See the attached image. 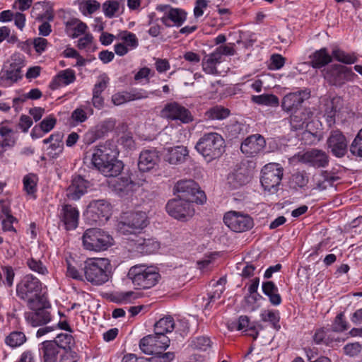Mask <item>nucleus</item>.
Instances as JSON below:
<instances>
[{
	"label": "nucleus",
	"instance_id": "56",
	"mask_svg": "<svg viewBox=\"0 0 362 362\" xmlns=\"http://www.w3.org/2000/svg\"><path fill=\"white\" fill-rule=\"evenodd\" d=\"M27 265L30 270L39 274L46 275L48 274L47 268L40 260H37L31 257L28 259Z\"/></svg>",
	"mask_w": 362,
	"mask_h": 362
},
{
	"label": "nucleus",
	"instance_id": "3",
	"mask_svg": "<svg viewBox=\"0 0 362 362\" xmlns=\"http://www.w3.org/2000/svg\"><path fill=\"white\" fill-rule=\"evenodd\" d=\"M127 276L133 285L139 289L151 288L156 286L160 279L159 270L156 267L141 264L132 266Z\"/></svg>",
	"mask_w": 362,
	"mask_h": 362
},
{
	"label": "nucleus",
	"instance_id": "57",
	"mask_svg": "<svg viewBox=\"0 0 362 362\" xmlns=\"http://www.w3.org/2000/svg\"><path fill=\"white\" fill-rule=\"evenodd\" d=\"M313 341L317 344H325L326 345H332L334 341L324 328L319 329L315 332L313 335Z\"/></svg>",
	"mask_w": 362,
	"mask_h": 362
},
{
	"label": "nucleus",
	"instance_id": "63",
	"mask_svg": "<svg viewBox=\"0 0 362 362\" xmlns=\"http://www.w3.org/2000/svg\"><path fill=\"white\" fill-rule=\"evenodd\" d=\"M57 123V119L53 115L46 117L40 124L41 130L44 133H48L54 129Z\"/></svg>",
	"mask_w": 362,
	"mask_h": 362
},
{
	"label": "nucleus",
	"instance_id": "16",
	"mask_svg": "<svg viewBox=\"0 0 362 362\" xmlns=\"http://www.w3.org/2000/svg\"><path fill=\"white\" fill-rule=\"evenodd\" d=\"M160 114L168 120L180 121L184 124L192 121V116L189 110L175 102L165 105Z\"/></svg>",
	"mask_w": 362,
	"mask_h": 362
},
{
	"label": "nucleus",
	"instance_id": "12",
	"mask_svg": "<svg viewBox=\"0 0 362 362\" xmlns=\"http://www.w3.org/2000/svg\"><path fill=\"white\" fill-rule=\"evenodd\" d=\"M112 215V206L105 200H93L90 202L85 212L87 220L91 223H104Z\"/></svg>",
	"mask_w": 362,
	"mask_h": 362
},
{
	"label": "nucleus",
	"instance_id": "19",
	"mask_svg": "<svg viewBox=\"0 0 362 362\" xmlns=\"http://www.w3.org/2000/svg\"><path fill=\"white\" fill-rule=\"evenodd\" d=\"M327 146L334 156L338 158L343 157L348 147L346 137L340 131H334L327 139Z\"/></svg>",
	"mask_w": 362,
	"mask_h": 362
},
{
	"label": "nucleus",
	"instance_id": "59",
	"mask_svg": "<svg viewBox=\"0 0 362 362\" xmlns=\"http://www.w3.org/2000/svg\"><path fill=\"white\" fill-rule=\"evenodd\" d=\"M350 151L354 156L362 157V129L351 144Z\"/></svg>",
	"mask_w": 362,
	"mask_h": 362
},
{
	"label": "nucleus",
	"instance_id": "41",
	"mask_svg": "<svg viewBox=\"0 0 362 362\" xmlns=\"http://www.w3.org/2000/svg\"><path fill=\"white\" fill-rule=\"evenodd\" d=\"M76 47L81 50L86 52H93L96 49V46L94 43V37L93 35L86 31L83 36L80 37L77 41Z\"/></svg>",
	"mask_w": 362,
	"mask_h": 362
},
{
	"label": "nucleus",
	"instance_id": "38",
	"mask_svg": "<svg viewBox=\"0 0 362 362\" xmlns=\"http://www.w3.org/2000/svg\"><path fill=\"white\" fill-rule=\"evenodd\" d=\"M27 340L24 332L21 331H13L5 338V344L11 349L20 347L25 343Z\"/></svg>",
	"mask_w": 362,
	"mask_h": 362
},
{
	"label": "nucleus",
	"instance_id": "51",
	"mask_svg": "<svg viewBox=\"0 0 362 362\" xmlns=\"http://www.w3.org/2000/svg\"><path fill=\"white\" fill-rule=\"evenodd\" d=\"M349 328V322L346 321L344 313L337 314L332 325V329L336 332H343Z\"/></svg>",
	"mask_w": 362,
	"mask_h": 362
},
{
	"label": "nucleus",
	"instance_id": "55",
	"mask_svg": "<svg viewBox=\"0 0 362 362\" xmlns=\"http://www.w3.org/2000/svg\"><path fill=\"white\" fill-rule=\"evenodd\" d=\"M150 94L160 96V91L157 90L148 92L144 89H134L128 92L129 101L147 98Z\"/></svg>",
	"mask_w": 362,
	"mask_h": 362
},
{
	"label": "nucleus",
	"instance_id": "37",
	"mask_svg": "<svg viewBox=\"0 0 362 362\" xmlns=\"http://www.w3.org/2000/svg\"><path fill=\"white\" fill-rule=\"evenodd\" d=\"M310 112L307 110L296 111L290 117L291 128L294 130L303 129L305 122L310 118Z\"/></svg>",
	"mask_w": 362,
	"mask_h": 362
},
{
	"label": "nucleus",
	"instance_id": "45",
	"mask_svg": "<svg viewBox=\"0 0 362 362\" xmlns=\"http://www.w3.org/2000/svg\"><path fill=\"white\" fill-rule=\"evenodd\" d=\"M332 57L337 61L346 64H353L357 62V57L354 53H347L340 49H334Z\"/></svg>",
	"mask_w": 362,
	"mask_h": 362
},
{
	"label": "nucleus",
	"instance_id": "14",
	"mask_svg": "<svg viewBox=\"0 0 362 362\" xmlns=\"http://www.w3.org/2000/svg\"><path fill=\"white\" fill-rule=\"evenodd\" d=\"M170 345V339L165 334H150L140 340L139 347L143 353L151 355L158 354Z\"/></svg>",
	"mask_w": 362,
	"mask_h": 362
},
{
	"label": "nucleus",
	"instance_id": "2",
	"mask_svg": "<svg viewBox=\"0 0 362 362\" xmlns=\"http://www.w3.org/2000/svg\"><path fill=\"white\" fill-rule=\"evenodd\" d=\"M110 260L105 257H89L83 263V272L86 280L93 286H101L111 277Z\"/></svg>",
	"mask_w": 362,
	"mask_h": 362
},
{
	"label": "nucleus",
	"instance_id": "35",
	"mask_svg": "<svg viewBox=\"0 0 362 362\" xmlns=\"http://www.w3.org/2000/svg\"><path fill=\"white\" fill-rule=\"evenodd\" d=\"M37 182V176L33 173L25 175L23 179V190L30 198H36Z\"/></svg>",
	"mask_w": 362,
	"mask_h": 362
},
{
	"label": "nucleus",
	"instance_id": "22",
	"mask_svg": "<svg viewBox=\"0 0 362 362\" xmlns=\"http://www.w3.org/2000/svg\"><path fill=\"white\" fill-rule=\"evenodd\" d=\"M302 162L308 163L315 168H324L328 165L329 159L322 150L312 149L305 152L300 157Z\"/></svg>",
	"mask_w": 362,
	"mask_h": 362
},
{
	"label": "nucleus",
	"instance_id": "47",
	"mask_svg": "<svg viewBox=\"0 0 362 362\" xmlns=\"http://www.w3.org/2000/svg\"><path fill=\"white\" fill-rule=\"evenodd\" d=\"M118 37L122 41L127 47L133 50L139 46V40L136 35L129 31H123L119 33Z\"/></svg>",
	"mask_w": 362,
	"mask_h": 362
},
{
	"label": "nucleus",
	"instance_id": "60",
	"mask_svg": "<svg viewBox=\"0 0 362 362\" xmlns=\"http://www.w3.org/2000/svg\"><path fill=\"white\" fill-rule=\"evenodd\" d=\"M63 144L61 140V136L59 134H57V139H54V141L50 144L49 146L47 148L48 155L52 158L57 157L59 154L62 152Z\"/></svg>",
	"mask_w": 362,
	"mask_h": 362
},
{
	"label": "nucleus",
	"instance_id": "39",
	"mask_svg": "<svg viewBox=\"0 0 362 362\" xmlns=\"http://www.w3.org/2000/svg\"><path fill=\"white\" fill-rule=\"evenodd\" d=\"M250 181V176L248 174L241 172H236L228 177V183L233 189L238 188L247 184Z\"/></svg>",
	"mask_w": 362,
	"mask_h": 362
},
{
	"label": "nucleus",
	"instance_id": "27",
	"mask_svg": "<svg viewBox=\"0 0 362 362\" xmlns=\"http://www.w3.org/2000/svg\"><path fill=\"white\" fill-rule=\"evenodd\" d=\"M88 187V182L86 180L81 176H76L66 189V196L71 200H78L87 192Z\"/></svg>",
	"mask_w": 362,
	"mask_h": 362
},
{
	"label": "nucleus",
	"instance_id": "20",
	"mask_svg": "<svg viewBox=\"0 0 362 362\" xmlns=\"http://www.w3.org/2000/svg\"><path fill=\"white\" fill-rule=\"evenodd\" d=\"M160 160V153L156 148L144 149L139 154V169L142 172H148L157 166Z\"/></svg>",
	"mask_w": 362,
	"mask_h": 362
},
{
	"label": "nucleus",
	"instance_id": "30",
	"mask_svg": "<svg viewBox=\"0 0 362 362\" xmlns=\"http://www.w3.org/2000/svg\"><path fill=\"white\" fill-rule=\"evenodd\" d=\"M124 5V0H107L103 4V11L105 17L112 18L122 13Z\"/></svg>",
	"mask_w": 362,
	"mask_h": 362
},
{
	"label": "nucleus",
	"instance_id": "46",
	"mask_svg": "<svg viewBox=\"0 0 362 362\" xmlns=\"http://www.w3.org/2000/svg\"><path fill=\"white\" fill-rule=\"evenodd\" d=\"M237 329L247 332V334L255 339L258 337V332L255 326L250 325L249 318L247 316H240L238 318Z\"/></svg>",
	"mask_w": 362,
	"mask_h": 362
},
{
	"label": "nucleus",
	"instance_id": "4",
	"mask_svg": "<svg viewBox=\"0 0 362 362\" xmlns=\"http://www.w3.org/2000/svg\"><path fill=\"white\" fill-rule=\"evenodd\" d=\"M225 141L216 132L204 134L197 142L195 148L207 162L221 156L224 152Z\"/></svg>",
	"mask_w": 362,
	"mask_h": 362
},
{
	"label": "nucleus",
	"instance_id": "42",
	"mask_svg": "<svg viewBox=\"0 0 362 362\" xmlns=\"http://www.w3.org/2000/svg\"><path fill=\"white\" fill-rule=\"evenodd\" d=\"M252 101L257 105L269 107H278L279 105L278 97L273 94L253 95L252 97Z\"/></svg>",
	"mask_w": 362,
	"mask_h": 362
},
{
	"label": "nucleus",
	"instance_id": "1",
	"mask_svg": "<svg viewBox=\"0 0 362 362\" xmlns=\"http://www.w3.org/2000/svg\"><path fill=\"white\" fill-rule=\"evenodd\" d=\"M118 154L116 146L106 142L94 150L91 163L105 177H117L124 168L123 163L117 159Z\"/></svg>",
	"mask_w": 362,
	"mask_h": 362
},
{
	"label": "nucleus",
	"instance_id": "64",
	"mask_svg": "<svg viewBox=\"0 0 362 362\" xmlns=\"http://www.w3.org/2000/svg\"><path fill=\"white\" fill-rule=\"evenodd\" d=\"M142 246V251L146 254H152L157 252L160 247V245L157 241L152 239L144 240Z\"/></svg>",
	"mask_w": 362,
	"mask_h": 362
},
{
	"label": "nucleus",
	"instance_id": "9",
	"mask_svg": "<svg viewBox=\"0 0 362 362\" xmlns=\"http://www.w3.org/2000/svg\"><path fill=\"white\" fill-rule=\"evenodd\" d=\"M175 190L181 197L198 204H203L206 201V197L204 191L200 189L199 185L192 180H182L178 181Z\"/></svg>",
	"mask_w": 362,
	"mask_h": 362
},
{
	"label": "nucleus",
	"instance_id": "32",
	"mask_svg": "<svg viewBox=\"0 0 362 362\" xmlns=\"http://www.w3.org/2000/svg\"><path fill=\"white\" fill-rule=\"evenodd\" d=\"M218 54L214 52L206 55L202 60L203 71L207 74H217L216 66L222 62V59L218 57Z\"/></svg>",
	"mask_w": 362,
	"mask_h": 362
},
{
	"label": "nucleus",
	"instance_id": "61",
	"mask_svg": "<svg viewBox=\"0 0 362 362\" xmlns=\"http://www.w3.org/2000/svg\"><path fill=\"white\" fill-rule=\"evenodd\" d=\"M361 350L362 346L358 342L349 343L343 348L344 354L349 357L357 356L361 353Z\"/></svg>",
	"mask_w": 362,
	"mask_h": 362
},
{
	"label": "nucleus",
	"instance_id": "7",
	"mask_svg": "<svg viewBox=\"0 0 362 362\" xmlns=\"http://www.w3.org/2000/svg\"><path fill=\"white\" fill-rule=\"evenodd\" d=\"M149 223L147 214L136 211L123 213L117 225L119 233L123 235L140 233Z\"/></svg>",
	"mask_w": 362,
	"mask_h": 362
},
{
	"label": "nucleus",
	"instance_id": "36",
	"mask_svg": "<svg viewBox=\"0 0 362 362\" xmlns=\"http://www.w3.org/2000/svg\"><path fill=\"white\" fill-rule=\"evenodd\" d=\"M341 102L340 98H334L331 100H327L325 109V117L329 127L335 122V115L337 112V105Z\"/></svg>",
	"mask_w": 362,
	"mask_h": 362
},
{
	"label": "nucleus",
	"instance_id": "58",
	"mask_svg": "<svg viewBox=\"0 0 362 362\" xmlns=\"http://www.w3.org/2000/svg\"><path fill=\"white\" fill-rule=\"evenodd\" d=\"M66 276L76 280H83V274L74 260L66 259Z\"/></svg>",
	"mask_w": 362,
	"mask_h": 362
},
{
	"label": "nucleus",
	"instance_id": "26",
	"mask_svg": "<svg viewBox=\"0 0 362 362\" xmlns=\"http://www.w3.org/2000/svg\"><path fill=\"white\" fill-rule=\"evenodd\" d=\"M187 156L188 150L183 146L168 147L164 150V159L171 165H177L183 163Z\"/></svg>",
	"mask_w": 362,
	"mask_h": 362
},
{
	"label": "nucleus",
	"instance_id": "62",
	"mask_svg": "<svg viewBox=\"0 0 362 362\" xmlns=\"http://www.w3.org/2000/svg\"><path fill=\"white\" fill-rule=\"evenodd\" d=\"M194 349L200 351H206L211 346V340L206 337H198L192 341Z\"/></svg>",
	"mask_w": 362,
	"mask_h": 362
},
{
	"label": "nucleus",
	"instance_id": "48",
	"mask_svg": "<svg viewBox=\"0 0 362 362\" xmlns=\"http://www.w3.org/2000/svg\"><path fill=\"white\" fill-rule=\"evenodd\" d=\"M148 25L150 26L148 33L152 37H157L161 31V26L159 25V19L156 17L155 12L149 13L147 16Z\"/></svg>",
	"mask_w": 362,
	"mask_h": 362
},
{
	"label": "nucleus",
	"instance_id": "52",
	"mask_svg": "<svg viewBox=\"0 0 362 362\" xmlns=\"http://www.w3.org/2000/svg\"><path fill=\"white\" fill-rule=\"evenodd\" d=\"M18 139L16 133L2 138L0 142V156H3L7 150L13 148L16 145Z\"/></svg>",
	"mask_w": 362,
	"mask_h": 362
},
{
	"label": "nucleus",
	"instance_id": "5",
	"mask_svg": "<svg viewBox=\"0 0 362 362\" xmlns=\"http://www.w3.org/2000/svg\"><path fill=\"white\" fill-rule=\"evenodd\" d=\"M114 244L112 236L107 231L97 228H88L82 236V245L86 250L101 252Z\"/></svg>",
	"mask_w": 362,
	"mask_h": 362
},
{
	"label": "nucleus",
	"instance_id": "11",
	"mask_svg": "<svg viewBox=\"0 0 362 362\" xmlns=\"http://www.w3.org/2000/svg\"><path fill=\"white\" fill-rule=\"evenodd\" d=\"M194 202L178 197L170 200L166 205V210L169 215L174 218L187 221L195 214V209L193 206Z\"/></svg>",
	"mask_w": 362,
	"mask_h": 362
},
{
	"label": "nucleus",
	"instance_id": "23",
	"mask_svg": "<svg viewBox=\"0 0 362 362\" xmlns=\"http://www.w3.org/2000/svg\"><path fill=\"white\" fill-rule=\"evenodd\" d=\"M25 313L26 322L33 327H38L47 324L51 321L50 313L45 308H37V304L34 309Z\"/></svg>",
	"mask_w": 362,
	"mask_h": 362
},
{
	"label": "nucleus",
	"instance_id": "40",
	"mask_svg": "<svg viewBox=\"0 0 362 362\" xmlns=\"http://www.w3.org/2000/svg\"><path fill=\"white\" fill-rule=\"evenodd\" d=\"M93 112V109L89 105H81L72 112L71 117L75 123L79 124L84 122Z\"/></svg>",
	"mask_w": 362,
	"mask_h": 362
},
{
	"label": "nucleus",
	"instance_id": "15",
	"mask_svg": "<svg viewBox=\"0 0 362 362\" xmlns=\"http://www.w3.org/2000/svg\"><path fill=\"white\" fill-rule=\"evenodd\" d=\"M11 63L8 69L1 73L0 86L10 87L22 78L23 59L19 55L11 57Z\"/></svg>",
	"mask_w": 362,
	"mask_h": 362
},
{
	"label": "nucleus",
	"instance_id": "28",
	"mask_svg": "<svg viewBox=\"0 0 362 362\" xmlns=\"http://www.w3.org/2000/svg\"><path fill=\"white\" fill-rule=\"evenodd\" d=\"M76 80L75 71L71 69L62 70L53 77L50 83L49 88L52 90H57L62 86H66Z\"/></svg>",
	"mask_w": 362,
	"mask_h": 362
},
{
	"label": "nucleus",
	"instance_id": "10",
	"mask_svg": "<svg viewBox=\"0 0 362 362\" xmlns=\"http://www.w3.org/2000/svg\"><path fill=\"white\" fill-rule=\"evenodd\" d=\"M323 76L329 84L335 86H341L356 77L351 68L340 64L328 66L324 70Z\"/></svg>",
	"mask_w": 362,
	"mask_h": 362
},
{
	"label": "nucleus",
	"instance_id": "29",
	"mask_svg": "<svg viewBox=\"0 0 362 362\" xmlns=\"http://www.w3.org/2000/svg\"><path fill=\"white\" fill-rule=\"evenodd\" d=\"M65 33L66 35L72 39L83 35L88 30L86 23H83L78 18H71L65 22Z\"/></svg>",
	"mask_w": 362,
	"mask_h": 362
},
{
	"label": "nucleus",
	"instance_id": "17",
	"mask_svg": "<svg viewBox=\"0 0 362 362\" xmlns=\"http://www.w3.org/2000/svg\"><path fill=\"white\" fill-rule=\"evenodd\" d=\"M266 146L264 138L258 134L247 136L241 144V152L247 158L259 154Z\"/></svg>",
	"mask_w": 362,
	"mask_h": 362
},
{
	"label": "nucleus",
	"instance_id": "24",
	"mask_svg": "<svg viewBox=\"0 0 362 362\" xmlns=\"http://www.w3.org/2000/svg\"><path fill=\"white\" fill-rule=\"evenodd\" d=\"M187 13L177 8H170L160 18L161 22L167 27L180 26L185 21Z\"/></svg>",
	"mask_w": 362,
	"mask_h": 362
},
{
	"label": "nucleus",
	"instance_id": "43",
	"mask_svg": "<svg viewBox=\"0 0 362 362\" xmlns=\"http://www.w3.org/2000/svg\"><path fill=\"white\" fill-rule=\"evenodd\" d=\"M135 184L128 177L117 178L111 184L113 189L117 192H128L133 189Z\"/></svg>",
	"mask_w": 362,
	"mask_h": 362
},
{
	"label": "nucleus",
	"instance_id": "18",
	"mask_svg": "<svg viewBox=\"0 0 362 362\" xmlns=\"http://www.w3.org/2000/svg\"><path fill=\"white\" fill-rule=\"evenodd\" d=\"M310 97L308 89L289 93L284 95L281 100V108L286 112H294L298 110L305 100Z\"/></svg>",
	"mask_w": 362,
	"mask_h": 362
},
{
	"label": "nucleus",
	"instance_id": "50",
	"mask_svg": "<svg viewBox=\"0 0 362 362\" xmlns=\"http://www.w3.org/2000/svg\"><path fill=\"white\" fill-rule=\"evenodd\" d=\"M100 4L95 0H86L79 5V10L84 16L91 15L100 8Z\"/></svg>",
	"mask_w": 362,
	"mask_h": 362
},
{
	"label": "nucleus",
	"instance_id": "25",
	"mask_svg": "<svg viewBox=\"0 0 362 362\" xmlns=\"http://www.w3.org/2000/svg\"><path fill=\"white\" fill-rule=\"evenodd\" d=\"M60 349L57 342L45 341L39 345V354L43 362H56Z\"/></svg>",
	"mask_w": 362,
	"mask_h": 362
},
{
	"label": "nucleus",
	"instance_id": "49",
	"mask_svg": "<svg viewBox=\"0 0 362 362\" xmlns=\"http://www.w3.org/2000/svg\"><path fill=\"white\" fill-rule=\"evenodd\" d=\"M1 282L6 287H11L13 284L15 273L11 266H5L1 268Z\"/></svg>",
	"mask_w": 362,
	"mask_h": 362
},
{
	"label": "nucleus",
	"instance_id": "33",
	"mask_svg": "<svg viewBox=\"0 0 362 362\" xmlns=\"http://www.w3.org/2000/svg\"><path fill=\"white\" fill-rule=\"evenodd\" d=\"M310 58V63L313 68H321L332 62V56L328 53L326 48L317 50Z\"/></svg>",
	"mask_w": 362,
	"mask_h": 362
},
{
	"label": "nucleus",
	"instance_id": "21",
	"mask_svg": "<svg viewBox=\"0 0 362 362\" xmlns=\"http://www.w3.org/2000/svg\"><path fill=\"white\" fill-rule=\"evenodd\" d=\"M59 217L66 230H74L78 224L79 211L72 205L65 204L62 206Z\"/></svg>",
	"mask_w": 362,
	"mask_h": 362
},
{
	"label": "nucleus",
	"instance_id": "34",
	"mask_svg": "<svg viewBox=\"0 0 362 362\" xmlns=\"http://www.w3.org/2000/svg\"><path fill=\"white\" fill-rule=\"evenodd\" d=\"M175 321L173 317L165 316L157 321L154 325L156 334H165L172 332L175 328Z\"/></svg>",
	"mask_w": 362,
	"mask_h": 362
},
{
	"label": "nucleus",
	"instance_id": "54",
	"mask_svg": "<svg viewBox=\"0 0 362 362\" xmlns=\"http://www.w3.org/2000/svg\"><path fill=\"white\" fill-rule=\"evenodd\" d=\"M229 110L221 106H216L206 112L208 118L211 119H223L229 115Z\"/></svg>",
	"mask_w": 362,
	"mask_h": 362
},
{
	"label": "nucleus",
	"instance_id": "13",
	"mask_svg": "<svg viewBox=\"0 0 362 362\" xmlns=\"http://www.w3.org/2000/svg\"><path fill=\"white\" fill-rule=\"evenodd\" d=\"M223 222L228 228L236 233L247 231L254 226L250 216L236 211L226 212L223 216Z\"/></svg>",
	"mask_w": 362,
	"mask_h": 362
},
{
	"label": "nucleus",
	"instance_id": "53",
	"mask_svg": "<svg viewBox=\"0 0 362 362\" xmlns=\"http://www.w3.org/2000/svg\"><path fill=\"white\" fill-rule=\"evenodd\" d=\"M137 298V293L131 291L117 292L114 295V300L118 303H129Z\"/></svg>",
	"mask_w": 362,
	"mask_h": 362
},
{
	"label": "nucleus",
	"instance_id": "8",
	"mask_svg": "<svg viewBox=\"0 0 362 362\" xmlns=\"http://www.w3.org/2000/svg\"><path fill=\"white\" fill-rule=\"evenodd\" d=\"M284 175V169L276 163L263 166L260 173L261 187L264 194H273L278 192Z\"/></svg>",
	"mask_w": 362,
	"mask_h": 362
},
{
	"label": "nucleus",
	"instance_id": "44",
	"mask_svg": "<svg viewBox=\"0 0 362 362\" xmlns=\"http://www.w3.org/2000/svg\"><path fill=\"white\" fill-rule=\"evenodd\" d=\"M260 316L262 321L270 322L274 329L277 331L280 329L279 311L264 310L261 313Z\"/></svg>",
	"mask_w": 362,
	"mask_h": 362
},
{
	"label": "nucleus",
	"instance_id": "6",
	"mask_svg": "<svg viewBox=\"0 0 362 362\" xmlns=\"http://www.w3.org/2000/svg\"><path fill=\"white\" fill-rule=\"evenodd\" d=\"M42 284L33 275H26L16 286L17 296L27 303L30 309H34L40 298Z\"/></svg>",
	"mask_w": 362,
	"mask_h": 362
},
{
	"label": "nucleus",
	"instance_id": "31",
	"mask_svg": "<svg viewBox=\"0 0 362 362\" xmlns=\"http://www.w3.org/2000/svg\"><path fill=\"white\" fill-rule=\"evenodd\" d=\"M262 288L263 293L269 298L272 305L277 306L281 303V297L279 289L273 281L263 282Z\"/></svg>",
	"mask_w": 362,
	"mask_h": 362
}]
</instances>
